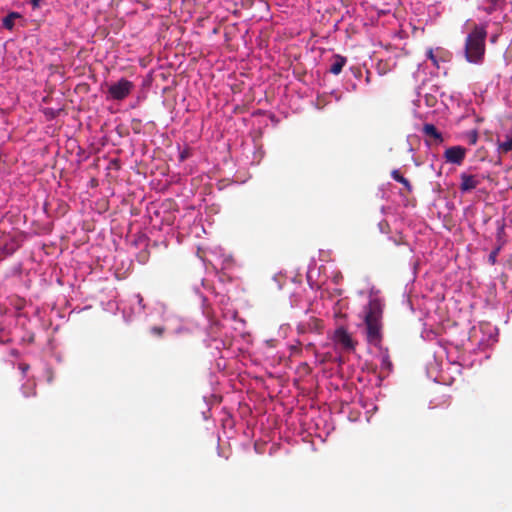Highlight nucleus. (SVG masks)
<instances>
[{
    "mask_svg": "<svg viewBox=\"0 0 512 512\" xmlns=\"http://www.w3.org/2000/svg\"><path fill=\"white\" fill-rule=\"evenodd\" d=\"M201 304L202 313L207 320V338L204 340L208 348L221 354L238 338L245 337V321L238 317L237 311L230 307L229 297L215 292L207 280H202L199 286L193 288Z\"/></svg>",
    "mask_w": 512,
    "mask_h": 512,
    "instance_id": "nucleus-1",
    "label": "nucleus"
},
{
    "mask_svg": "<svg viewBox=\"0 0 512 512\" xmlns=\"http://www.w3.org/2000/svg\"><path fill=\"white\" fill-rule=\"evenodd\" d=\"M384 305V299L380 295V291L375 287H371L369 290V301L362 310V318L366 340L369 345L379 348L380 351L377 358L380 362L381 373H385L384 376H386L392 370V362L388 350L381 348Z\"/></svg>",
    "mask_w": 512,
    "mask_h": 512,
    "instance_id": "nucleus-2",
    "label": "nucleus"
},
{
    "mask_svg": "<svg viewBox=\"0 0 512 512\" xmlns=\"http://www.w3.org/2000/svg\"><path fill=\"white\" fill-rule=\"evenodd\" d=\"M342 274L332 263L317 267L316 263L310 264L307 271V282L311 289L321 290V297L328 294L332 298L334 295H341L342 291L338 288Z\"/></svg>",
    "mask_w": 512,
    "mask_h": 512,
    "instance_id": "nucleus-3",
    "label": "nucleus"
},
{
    "mask_svg": "<svg viewBox=\"0 0 512 512\" xmlns=\"http://www.w3.org/2000/svg\"><path fill=\"white\" fill-rule=\"evenodd\" d=\"M487 30L483 25H475L466 36L463 54L467 62L480 65L486 51Z\"/></svg>",
    "mask_w": 512,
    "mask_h": 512,
    "instance_id": "nucleus-4",
    "label": "nucleus"
},
{
    "mask_svg": "<svg viewBox=\"0 0 512 512\" xmlns=\"http://www.w3.org/2000/svg\"><path fill=\"white\" fill-rule=\"evenodd\" d=\"M446 354V361H445V369L443 371V374H446L449 379V384L451 385L456 376L460 375L462 368L464 367H473L475 364L481 365L482 359H470V356L466 353H462L458 355L456 358L453 357L451 352H445Z\"/></svg>",
    "mask_w": 512,
    "mask_h": 512,
    "instance_id": "nucleus-5",
    "label": "nucleus"
},
{
    "mask_svg": "<svg viewBox=\"0 0 512 512\" xmlns=\"http://www.w3.org/2000/svg\"><path fill=\"white\" fill-rule=\"evenodd\" d=\"M156 314L163 321L164 325H155L150 329V333L154 336H161L164 331L179 334L182 331V327L176 325L178 319L171 313L168 312L165 305L159 303L154 307V311L151 315Z\"/></svg>",
    "mask_w": 512,
    "mask_h": 512,
    "instance_id": "nucleus-6",
    "label": "nucleus"
},
{
    "mask_svg": "<svg viewBox=\"0 0 512 512\" xmlns=\"http://www.w3.org/2000/svg\"><path fill=\"white\" fill-rule=\"evenodd\" d=\"M445 361L442 359L441 354L435 353L433 359L426 364V374L429 379L439 384H449V377L443 374L445 369Z\"/></svg>",
    "mask_w": 512,
    "mask_h": 512,
    "instance_id": "nucleus-7",
    "label": "nucleus"
},
{
    "mask_svg": "<svg viewBox=\"0 0 512 512\" xmlns=\"http://www.w3.org/2000/svg\"><path fill=\"white\" fill-rule=\"evenodd\" d=\"M134 89V83L124 77L108 87L107 99L116 101L124 100Z\"/></svg>",
    "mask_w": 512,
    "mask_h": 512,
    "instance_id": "nucleus-8",
    "label": "nucleus"
},
{
    "mask_svg": "<svg viewBox=\"0 0 512 512\" xmlns=\"http://www.w3.org/2000/svg\"><path fill=\"white\" fill-rule=\"evenodd\" d=\"M121 309L124 320L130 322L144 312L143 298L140 294H134L129 300V307L124 305Z\"/></svg>",
    "mask_w": 512,
    "mask_h": 512,
    "instance_id": "nucleus-9",
    "label": "nucleus"
},
{
    "mask_svg": "<svg viewBox=\"0 0 512 512\" xmlns=\"http://www.w3.org/2000/svg\"><path fill=\"white\" fill-rule=\"evenodd\" d=\"M333 340L337 346L340 348L350 351L354 349V343L350 336V334L347 332V330L343 327H338L333 336Z\"/></svg>",
    "mask_w": 512,
    "mask_h": 512,
    "instance_id": "nucleus-10",
    "label": "nucleus"
},
{
    "mask_svg": "<svg viewBox=\"0 0 512 512\" xmlns=\"http://www.w3.org/2000/svg\"><path fill=\"white\" fill-rule=\"evenodd\" d=\"M465 153V148L461 146H452L445 150V157L448 162L459 165L464 160Z\"/></svg>",
    "mask_w": 512,
    "mask_h": 512,
    "instance_id": "nucleus-11",
    "label": "nucleus"
},
{
    "mask_svg": "<svg viewBox=\"0 0 512 512\" xmlns=\"http://www.w3.org/2000/svg\"><path fill=\"white\" fill-rule=\"evenodd\" d=\"M217 258V263H213V267L217 269L220 267L221 269H229L233 265V258L230 254H226L222 248H215L213 251Z\"/></svg>",
    "mask_w": 512,
    "mask_h": 512,
    "instance_id": "nucleus-12",
    "label": "nucleus"
},
{
    "mask_svg": "<svg viewBox=\"0 0 512 512\" xmlns=\"http://www.w3.org/2000/svg\"><path fill=\"white\" fill-rule=\"evenodd\" d=\"M460 179H461L460 190L463 193H466V192H469V191L475 189L479 184V180L476 178V176L471 175V174L461 173Z\"/></svg>",
    "mask_w": 512,
    "mask_h": 512,
    "instance_id": "nucleus-13",
    "label": "nucleus"
},
{
    "mask_svg": "<svg viewBox=\"0 0 512 512\" xmlns=\"http://www.w3.org/2000/svg\"><path fill=\"white\" fill-rule=\"evenodd\" d=\"M346 63V57L339 54H334L332 57V63L329 67V72L334 75H339L342 72V69L346 65Z\"/></svg>",
    "mask_w": 512,
    "mask_h": 512,
    "instance_id": "nucleus-14",
    "label": "nucleus"
},
{
    "mask_svg": "<svg viewBox=\"0 0 512 512\" xmlns=\"http://www.w3.org/2000/svg\"><path fill=\"white\" fill-rule=\"evenodd\" d=\"M441 52L442 50L440 48H437L436 51H434L432 48H429L426 51L427 59L430 60L433 66H435L437 69H440V64L444 62L442 56L439 55Z\"/></svg>",
    "mask_w": 512,
    "mask_h": 512,
    "instance_id": "nucleus-15",
    "label": "nucleus"
},
{
    "mask_svg": "<svg viewBox=\"0 0 512 512\" xmlns=\"http://www.w3.org/2000/svg\"><path fill=\"white\" fill-rule=\"evenodd\" d=\"M21 17V14L15 11L9 12L2 20V26L7 30H13L14 21Z\"/></svg>",
    "mask_w": 512,
    "mask_h": 512,
    "instance_id": "nucleus-16",
    "label": "nucleus"
},
{
    "mask_svg": "<svg viewBox=\"0 0 512 512\" xmlns=\"http://www.w3.org/2000/svg\"><path fill=\"white\" fill-rule=\"evenodd\" d=\"M485 2L487 5L484 11L491 15L503 7L505 0H485Z\"/></svg>",
    "mask_w": 512,
    "mask_h": 512,
    "instance_id": "nucleus-17",
    "label": "nucleus"
},
{
    "mask_svg": "<svg viewBox=\"0 0 512 512\" xmlns=\"http://www.w3.org/2000/svg\"><path fill=\"white\" fill-rule=\"evenodd\" d=\"M497 150L499 153H508L512 150V133L505 135L504 140H498Z\"/></svg>",
    "mask_w": 512,
    "mask_h": 512,
    "instance_id": "nucleus-18",
    "label": "nucleus"
},
{
    "mask_svg": "<svg viewBox=\"0 0 512 512\" xmlns=\"http://www.w3.org/2000/svg\"><path fill=\"white\" fill-rule=\"evenodd\" d=\"M391 177L393 178V180H395L396 182H399L401 183L408 192H411L412 191V186L409 182V180L407 178H405L404 176L401 175V173L399 172V170L397 169H394L392 172H391Z\"/></svg>",
    "mask_w": 512,
    "mask_h": 512,
    "instance_id": "nucleus-19",
    "label": "nucleus"
},
{
    "mask_svg": "<svg viewBox=\"0 0 512 512\" xmlns=\"http://www.w3.org/2000/svg\"><path fill=\"white\" fill-rule=\"evenodd\" d=\"M423 132L425 135H427L431 138H434L436 140L442 139L441 134L438 132L437 128L431 123L424 124Z\"/></svg>",
    "mask_w": 512,
    "mask_h": 512,
    "instance_id": "nucleus-20",
    "label": "nucleus"
},
{
    "mask_svg": "<svg viewBox=\"0 0 512 512\" xmlns=\"http://www.w3.org/2000/svg\"><path fill=\"white\" fill-rule=\"evenodd\" d=\"M34 388H35L34 382H31L28 380L26 383L22 384V386H21L22 394L25 397H29L34 394Z\"/></svg>",
    "mask_w": 512,
    "mask_h": 512,
    "instance_id": "nucleus-21",
    "label": "nucleus"
},
{
    "mask_svg": "<svg viewBox=\"0 0 512 512\" xmlns=\"http://www.w3.org/2000/svg\"><path fill=\"white\" fill-rule=\"evenodd\" d=\"M501 249H502V245L501 244L497 245L496 247H494L492 249V251L488 255V263L490 265H495L497 263V257L499 255Z\"/></svg>",
    "mask_w": 512,
    "mask_h": 512,
    "instance_id": "nucleus-22",
    "label": "nucleus"
},
{
    "mask_svg": "<svg viewBox=\"0 0 512 512\" xmlns=\"http://www.w3.org/2000/svg\"><path fill=\"white\" fill-rule=\"evenodd\" d=\"M425 102V104L429 107H432L434 106V103H435V98L433 96H429V95H424L422 96L421 94L418 95V99H417V105L420 106L422 102Z\"/></svg>",
    "mask_w": 512,
    "mask_h": 512,
    "instance_id": "nucleus-23",
    "label": "nucleus"
},
{
    "mask_svg": "<svg viewBox=\"0 0 512 512\" xmlns=\"http://www.w3.org/2000/svg\"><path fill=\"white\" fill-rule=\"evenodd\" d=\"M421 337L424 340H433L436 337V333L432 329H424L421 333Z\"/></svg>",
    "mask_w": 512,
    "mask_h": 512,
    "instance_id": "nucleus-24",
    "label": "nucleus"
},
{
    "mask_svg": "<svg viewBox=\"0 0 512 512\" xmlns=\"http://www.w3.org/2000/svg\"><path fill=\"white\" fill-rule=\"evenodd\" d=\"M379 231L383 234H386L389 232V224L386 220H382L378 223Z\"/></svg>",
    "mask_w": 512,
    "mask_h": 512,
    "instance_id": "nucleus-25",
    "label": "nucleus"
},
{
    "mask_svg": "<svg viewBox=\"0 0 512 512\" xmlns=\"http://www.w3.org/2000/svg\"><path fill=\"white\" fill-rule=\"evenodd\" d=\"M477 139H478L477 132L476 131L471 132L469 135V143L474 145V144H476Z\"/></svg>",
    "mask_w": 512,
    "mask_h": 512,
    "instance_id": "nucleus-26",
    "label": "nucleus"
},
{
    "mask_svg": "<svg viewBox=\"0 0 512 512\" xmlns=\"http://www.w3.org/2000/svg\"><path fill=\"white\" fill-rule=\"evenodd\" d=\"M46 377L49 383L53 381L54 375L53 371L50 368L46 369Z\"/></svg>",
    "mask_w": 512,
    "mask_h": 512,
    "instance_id": "nucleus-27",
    "label": "nucleus"
},
{
    "mask_svg": "<svg viewBox=\"0 0 512 512\" xmlns=\"http://www.w3.org/2000/svg\"><path fill=\"white\" fill-rule=\"evenodd\" d=\"M43 0H30V3L32 5V8L33 9H37L40 7V3L42 2Z\"/></svg>",
    "mask_w": 512,
    "mask_h": 512,
    "instance_id": "nucleus-28",
    "label": "nucleus"
},
{
    "mask_svg": "<svg viewBox=\"0 0 512 512\" xmlns=\"http://www.w3.org/2000/svg\"><path fill=\"white\" fill-rule=\"evenodd\" d=\"M19 369L21 370L22 374L25 375L26 372L29 370V365L19 364Z\"/></svg>",
    "mask_w": 512,
    "mask_h": 512,
    "instance_id": "nucleus-29",
    "label": "nucleus"
},
{
    "mask_svg": "<svg viewBox=\"0 0 512 512\" xmlns=\"http://www.w3.org/2000/svg\"><path fill=\"white\" fill-rule=\"evenodd\" d=\"M187 152L184 150L180 153L179 157L181 161H184L187 158Z\"/></svg>",
    "mask_w": 512,
    "mask_h": 512,
    "instance_id": "nucleus-30",
    "label": "nucleus"
},
{
    "mask_svg": "<svg viewBox=\"0 0 512 512\" xmlns=\"http://www.w3.org/2000/svg\"><path fill=\"white\" fill-rule=\"evenodd\" d=\"M491 340L493 343L497 342V333L495 334V336H490Z\"/></svg>",
    "mask_w": 512,
    "mask_h": 512,
    "instance_id": "nucleus-31",
    "label": "nucleus"
},
{
    "mask_svg": "<svg viewBox=\"0 0 512 512\" xmlns=\"http://www.w3.org/2000/svg\"><path fill=\"white\" fill-rule=\"evenodd\" d=\"M286 327H287V325H283V326L280 327V330L284 331V329H286Z\"/></svg>",
    "mask_w": 512,
    "mask_h": 512,
    "instance_id": "nucleus-32",
    "label": "nucleus"
},
{
    "mask_svg": "<svg viewBox=\"0 0 512 512\" xmlns=\"http://www.w3.org/2000/svg\"><path fill=\"white\" fill-rule=\"evenodd\" d=\"M298 329H299L300 332L303 331V327L301 325L298 326Z\"/></svg>",
    "mask_w": 512,
    "mask_h": 512,
    "instance_id": "nucleus-33",
    "label": "nucleus"
}]
</instances>
